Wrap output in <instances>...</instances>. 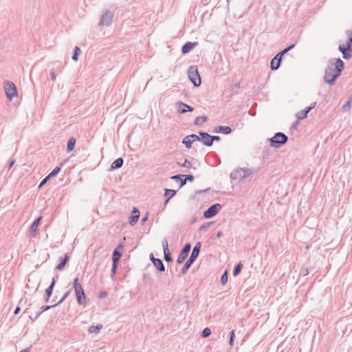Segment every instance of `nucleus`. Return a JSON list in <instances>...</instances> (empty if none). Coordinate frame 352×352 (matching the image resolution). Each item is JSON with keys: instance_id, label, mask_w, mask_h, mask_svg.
Instances as JSON below:
<instances>
[{"instance_id": "1", "label": "nucleus", "mask_w": 352, "mask_h": 352, "mask_svg": "<svg viewBox=\"0 0 352 352\" xmlns=\"http://www.w3.org/2000/svg\"><path fill=\"white\" fill-rule=\"evenodd\" d=\"M344 63L340 58H331L325 69L324 81L328 85H333L344 69Z\"/></svg>"}, {"instance_id": "2", "label": "nucleus", "mask_w": 352, "mask_h": 352, "mask_svg": "<svg viewBox=\"0 0 352 352\" xmlns=\"http://www.w3.org/2000/svg\"><path fill=\"white\" fill-rule=\"evenodd\" d=\"M201 248V243H197L195 246L193 248L192 253L190 254V258L187 260L184 267L182 269L181 274L184 275L186 274L188 270L191 266V265L194 263L196 258L198 257Z\"/></svg>"}, {"instance_id": "3", "label": "nucleus", "mask_w": 352, "mask_h": 352, "mask_svg": "<svg viewBox=\"0 0 352 352\" xmlns=\"http://www.w3.org/2000/svg\"><path fill=\"white\" fill-rule=\"evenodd\" d=\"M288 140V137L281 132L276 133L275 135L270 139V146L274 148H279L285 144Z\"/></svg>"}, {"instance_id": "4", "label": "nucleus", "mask_w": 352, "mask_h": 352, "mask_svg": "<svg viewBox=\"0 0 352 352\" xmlns=\"http://www.w3.org/2000/svg\"><path fill=\"white\" fill-rule=\"evenodd\" d=\"M253 173V171L250 168H239L231 173L230 178L232 179H243L246 178L247 177L251 175Z\"/></svg>"}, {"instance_id": "5", "label": "nucleus", "mask_w": 352, "mask_h": 352, "mask_svg": "<svg viewBox=\"0 0 352 352\" xmlns=\"http://www.w3.org/2000/svg\"><path fill=\"white\" fill-rule=\"evenodd\" d=\"M6 96L9 100L17 96V89L15 85L11 81H6L3 86Z\"/></svg>"}, {"instance_id": "6", "label": "nucleus", "mask_w": 352, "mask_h": 352, "mask_svg": "<svg viewBox=\"0 0 352 352\" xmlns=\"http://www.w3.org/2000/svg\"><path fill=\"white\" fill-rule=\"evenodd\" d=\"M188 78L194 86L199 87L201 85V78L196 66H190L188 72Z\"/></svg>"}, {"instance_id": "7", "label": "nucleus", "mask_w": 352, "mask_h": 352, "mask_svg": "<svg viewBox=\"0 0 352 352\" xmlns=\"http://www.w3.org/2000/svg\"><path fill=\"white\" fill-rule=\"evenodd\" d=\"M113 14L109 10H105L100 16L98 23L100 26H109L113 21Z\"/></svg>"}, {"instance_id": "8", "label": "nucleus", "mask_w": 352, "mask_h": 352, "mask_svg": "<svg viewBox=\"0 0 352 352\" xmlns=\"http://www.w3.org/2000/svg\"><path fill=\"white\" fill-rule=\"evenodd\" d=\"M221 208V206L219 204H213L204 212V217L206 219L212 218L217 214Z\"/></svg>"}, {"instance_id": "9", "label": "nucleus", "mask_w": 352, "mask_h": 352, "mask_svg": "<svg viewBox=\"0 0 352 352\" xmlns=\"http://www.w3.org/2000/svg\"><path fill=\"white\" fill-rule=\"evenodd\" d=\"M190 248H191V246H190V243H186L184 245V247L183 248V249L180 252V253L179 254V256L177 258V262L179 264L182 263L186 260V258H187V256H188V255L189 254V252L190 250Z\"/></svg>"}, {"instance_id": "10", "label": "nucleus", "mask_w": 352, "mask_h": 352, "mask_svg": "<svg viewBox=\"0 0 352 352\" xmlns=\"http://www.w3.org/2000/svg\"><path fill=\"white\" fill-rule=\"evenodd\" d=\"M316 105V102H314L313 103L311 104V105L309 107H306L305 109L300 111H298L296 114V116L298 120H303L305 119V118H307V113L312 109L315 107V106Z\"/></svg>"}, {"instance_id": "11", "label": "nucleus", "mask_w": 352, "mask_h": 352, "mask_svg": "<svg viewBox=\"0 0 352 352\" xmlns=\"http://www.w3.org/2000/svg\"><path fill=\"white\" fill-rule=\"evenodd\" d=\"M177 109L179 113H184L187 111H192L193 107L182 102L177 103Z\"/></svg>"}, {"instance_id": "12", "label": "nucleus", "mask_w": 352, "mask_h": 352, "mask_svg": "<svg viewBox=\"0 0 352 352\" xmlns=\"http://www.w3.org/2000/svg\"><path fill=\"white\" fill-rule=\"evenodd\" d=\"M162 246L164 250V260L167 262H170L172 261V257L168 250V243L167 239H164L162 241Z\"/></svg>"}, {"instance_id": "13", "label": "nucleus", "mask_w": 352, "mask_h": 352, "mask_svg": "<svg viewBox=\"0 0 352 352\" xmlns=\"http://www.w3.org/2000/svg\"><path fill=\"white\" fill-rule=\"evenodd\" d=\"M199 135L201 137V141L202 143L207 146H211V135L206 132H199Z\"/></svg>"}, {"instance_id": "14", "label": "nucleus", "mask_w": 352, "mask_h": 352, "mask_svg": "<svg viewBox=\"0 0 352 352\" xmlns=\"http://www.w3.org/2000/svg\"><path fill=\"white\" fill-rule=\"evenodd\" d=\"M281 60L282 57L279 56V54L278 53L271 60L270 67L272 70L278 69L280 67Z\"/></svg>"}, {"instance_id": "15", "label": "nucleus", "mask_w": 352, "mask_h": 352, "mask_svg": "<svg viewBox=\"0 0 352 352\" xmlns=\"http://www.w3.org/2000/svg\"><path fill=\"white\" fill-rule=\"evenodd\" d=\"M42 219V217H38L32 224L30 228L29 234L31 237L36 236V232L38 229V224Z\"/></svg>"}, {"instance_id": "16", "label": "nucleus", "mask_w": 352, "mask_h": 352, "mask_svg": "<svg viewBox=\"0 0 352 352\" xmlns=\"http://www.w3.org/2000/svg\"><path fill=\"white\" fill-rule=\"evenodd\" d=\"M140 217V211L137 208H133L132 214L129 218V223L131 226H134L138 221Z\"/></svg>"}, {"instance_id": "17", "label": "nucleus", "mask_w": 352, "mask_h": 352, "mask_svg": "<svg viewBox=\"0 0 352 352\" xmlns=\"http://www.w3.org/2000/svg\"><path fill=\"white\" fill-rule=\"evenodd\" d=\"M197 45L196 43L187 42L182 47V52L183 54H187L190 52Z\"/></svg>"}, {"instance_id": "18", "label": "nucleus", "mask_w": 352, "mask_h": 352, "mask_svg": "<svg viewBox=\"0 0 352 352\" xmlns=\"http://www.w3.org/2000/svg\"><path fill=\"white\" fill-rule=\"evenodd\" d=\"M214 132L228 135L232 132V129L230 126H219L215 128Z\"/></svg>"}, {"instance_id": "19", "label": "nucleus", "mask_w": 352, "mask_h": 352, "mask_svg": "<svg viewBox=\"0 0 352 352\" xmlns=\"http://www.w3.org/2000/svg\"><path fill=\"white\" fill-rule=\"evenodd\" d=\"M339 51L342 54V56L344 59L348 60L351 58L352 54L350 53L349 50L344 48V45H340L338 47Z\"/></svg>"}, {"instance_id": "20", "label": "nucleus", "mask_w": 352, "mask_h": 352, "mask_svg": "<svg viewBox=\"0 0 352 352\" xmlns=\"http://www.w3.org/2000/svg\"><path fill=\"white\" fill-rule=\"evenodd\" d=\"M153 264L158 271H160L161 272H163L165 271L164 265L161 259H160V258L153 259Z\"/></svg>"}, {"instance_id": "21", "label": "nucleus", "mask_w": 352, "mask_h": 352, "mask_svg": "<svg viewBox=\"0 0 352 352\" xmlns=\"http://www.w3.org/2000/svg\"><path fill=\"white\" fill-rule=\"evenodd\" d=\"M122 248V245H119L118 248L113 251V255H112L113 263H118L119 260H120V257L122 256V253L118 252V249Z\"/></svg>"}, {"instance_id": "22", "label": "nucleus", "mask_w": 352, "mask_h": 352, "mask_svg": "<svg viewBox=\"0 0 352 352\" xmlns=\"http://www.w3.org/2000/svg\"><path fill=\"white\" fill-rule=\"evenodd\" d=\"M168 193H170V195L169 196V197L166 198V201H164L162 210L165 209L171 197H173L176 194V191L175 190H172V189H166L164 196H168Z\"/></svg>"}, {"instance_id": "23", "label": "nucleus", "mask_w": 352, "mask_h": 352, "mask_svg": "<svg viewBox=\"0 0 352 352\" xmlns=\"http://www.w3.org/2000/svg\"><path fill=\"white\" fill-rule=\"evenodd\" d=\"M346 34L348 36V41L346 42V45H344V48L349 50V52H352V31L347 30Z\"/></svg>"}, {"instance_id": "24", "label": "nucleus", "mask_w": 352, "mask_h": 352, "mask_svg": "<svg viewBox=\"0 0 352 352\" xmlns=\"http://www.w3.org/2000/svg\"><path fill=\"white\" fill-rule=\"evenodd\" d=\"M123 163H124V160L122 157H119L118 159H116L112 164H111V168L112 169H117V168H120V167L122 166L123 165Z\"/></svg>"}, {"instance_id": "25", "label": "nucleus", "mask_w": 352, "mask_h": 352, "mask_svg": "<svg viewBox=\"0 0 352 352\" xmlns=\"http://www.w3.org/2000/svg\"><path fill=\"white\" fill-rule=\"evenodd\" d=\"M56 280L54 278H53L50 285L45 290V295L47 296V298H50L52 296Z\"/></svg>"}, {"instance_id": "26", "label": "nucleus", "mask_w": 352, "mask_h": 352, "mask_svg": "<svg viewBox=\"0 0 352 352\" xmlns=\"http://www.w3.org/2000/svg\"><path fill=\"white\" fill-rule=\"evenodd\" d=\"M102 328V324H97L96 326L92 325V326L89 327L88 331L89 333L98 334V333H99V332Z\"/></svg>"}, {"instance_id": "27", "label": "nucleus", "mask_w": 352, "mask_h": 352, "mask_svg": "<svg viewBox=\"0 0 352 352\" xmlns=\"http://www.w3.org/2000/svg\"><path fill=\"white\" fill-rule=\"evenodd\" d=\"M73 287H74V289L75 290V293L76 292H78V294H79L80 292L84 291L83 289H82V285L78 283V278H76L74 280Z\"/></svg>"}, {"instance_id": "28", "label": "nucleus", "mask_w": 352, "mask_h": 352, "mask_svg": "<svg viewBox=\"0 0 352 352\" xmlns=\"http://www.w3.org/2000/svg\"><path fill=\"white\" fill-rule=\"evenodd\" d=\"M75 144L76 140L74 138H71L67 142V152L69 153L73 151L75 146Z\"/></svg>"}, {"instance_id": "29", "label": "nucleus", "mask_w": 352, "mask_h": 352, "mask_svg": "<svg viewBox=\"0 0 352 352\" xmlns=\"http://www.w3.org/2000/svg\"><path fill=\"white\" fill-rule=\"evenodd\" d=\"M207 120H208V117L207 116H199V117L196 118V119L195 120L194 124L195 125L199 126V125L203 124Z\"/></svg>"}, {"instance_id": "30", "label": "nucleus", "mask_w": 352, "mask_h": 352, "mask_svg": "<svg viewBox=\"0 0 352 352\" xmlns=\"http://www.w3.org/2000/svg\"><path fill=\"white\" fill-rule=\"evenodd\" d=\"M68 261H69V256L67 254H65V257H64V259L58 264V265L56 266V268L58 270H63V268L65 267V265H66V263H67Z\"/></svg>"}, {"instance_id": "31", "label": "nucleus", "mask_w": 352, "mask_h": 352, "mask_svg": "<svg viewBox=\"0 0 352 352\" xmlns=\"http://www.w3.org/2000/svg\"><path fill=\"white\" fill-rule=\"evenodd\" d=\"M77 301L80 305H82L84 303V300L85 299V294L84 291L80 292L79 294L78 292H76Z\"/></svg>"}, {"instance_id": "32", "label": "nucleus", "mask_w": 352, "mask_h": 352, "mask_svg": "<svg viewBox=\"0 0 352 352\" xmlns=\"http://www.w3.org/2000/svg\"><path fill=\"white\" fill-rule=\"evenodd\" d=\"M182 143L188 148H190L191 146H192V144L193 143L192 141H191V138H190V137H188V135L186 136L183 140H182Z\"/></svg>"}, {"instance_id": "33", "label": "nucleus", "mask_w": 352, "mask_h": 352, "mask_svg": "<svg viewBox=\"0 0 352 352\" xmlns=\"http://www.w3.org/2000/svg\"><path fill=\"white\" fill-rule=\"evenodd\" d=\"M352 95L349 97L348 101L343 105L342 109L344 111H348L351 107Z\"/></svg>"}, {"instance_id": "34", "label": "nucleus", "mask_w": 352, "mask_h": 352, "mask_svg": "<svg viewBox=\"0 0 352 352\" xmlns=\"http://www.w3.org/2000/svg\"><path fill=\"white\" fill-rule=\"evenodd\" d=\"M242 267H243V265L241 263H239L237 264L234 268V271H233V275L234 276H236L239 274V273L241 272V270H242Z\"/></svg>"}, {"instance_id": "35", "label": "nucleus", "mask_w": 352, "mask_h": 352, "mask_svg": "<svg viewBox=\"0 0 352 352\" xmlns=\"http://www.w3.org/2000/svg\"><path fill=\"white\" fill-rule=\"evenodd\" d=\"M294 46H295V44L290 45L289 46H288L287 47H286L285 49H284L283 50L280 52L278 53L279 54V56H281L283 58V55L285 54L286 53H287L292 49H293L294 47Z\"/></svg>"}, {"instance_id": "36", "label": "nucleus", "mask_w": 352, "mask_h": 352, "mask_svg": "<svg viewBox=\"0 0 352 352\" xmlns=\"http://www.w3.org/2000/svg\"><path fill=\"white\" fill-rule=\"evenodd\" d=\"M80 53V49L78 47H76L74 48V54L72 56V59L75 61L78 60V55Z\"/></svg>"}, {"instance_id": "37", "label": "nucleus", "mask_w": 352, "mask_h": 352, "mask_svg": "<svg viewBox=\"0 0 352 352\" xmlns=\"http://www.w3.org/2000/svg\"><path fill=\"white\" fill-rule=\"evenodd\" d=\"M60 171V168L56 167L52 170V172L47 176L50 178L55 177Z\"/></svg>"}, {"instance_id": "38", "label": "nucleus", "mask_w": 352, "mask_h": 352, "mask_svg": "<svg viewBox=\"0 0 352 352\" xmlns=\"http://www.w3.org/2000/svg\"><path fill=\"white\" fill-rule=\"evenodd\" d=\"M72 289H69L68 292H67L64 296L61 298V299L58 301L56 303H55L54 305H53V306H56L60 303H62L69 296V294H70Z\"/></svg>"}, {"instance_id": "39", "label": "nucleus", "mask_w": 352, "mask_h": 352, "mask_svg": "<svg viewBox=\"0 0 352 352\" xmlns=\"http://www.w3.org/2000/svg\"><path fill=\"white\" fill-rule=\"evenodd\" d=\"M211 334V330L208 327H206L204 329L201 333V336L203 338H207Z\"/></svg>"}, {"instance_id": "40", "label": "nucleus", "mask_w": 352, "mask_h": 352, "mask_svg": "<svg viewBox=\"0 0 352 352\" xmlns=\"http://www.w3.org/2000/svg\"><path fill=\"white\" fill-rule=\"evenodd\" d=\"M221 282L223 285H225L228 282V271H225L221 278Z\"/></svg>"}, {"instance_id": "41", "label": "nucleus", "mask_w": 352, "mask_h": 352, "mask_svg": "<svg viewBox=\"0 0 352 352\" xmlns=\"http://www.w3.org/2000/svg\"><path fill=\"white\" fill-rule=\"evenodd\" d=\"M180 166L185 167V168H190L192 166V164L190 162H189L188 160H184V162L183 163H178Z\"/></svg>"}, {"instance_id": "42", "label": "nucleus", "mask_w": 352, "mask_h": 352, "mask_svg": "<svg viewBox=\"0 0 352 352\" xmlns=\"http://www.w3.org/2000/svg\"><path fill=\"white\" fill-rule=\"evenodd\" d=\"M188 137H190V138H191V141L192 142H194L195 141H201V137L199 138V136H198L196 134L189 135Z\"/></svg>"}, {"instance_id": "43", "label": "nucleus", "mask_w": 352, "mask_h": 352, "mask_svg": "<svg viewBox=\"0 0 352 352\" xmlns=\"http://www.w3.org/2000/svg\"><path fill=\"white\" fill-rule=\"evenodd\" d=\"M118 265V263H113L112 268H111V277H113V276L116 274Z\"/></svg>"}, {"instance_id": "44", "label": "nucleus", "mask_w": 352, "mask_h": 352, "mask_svg": "<svg viewBox=\"0 0 352 352\" xmlns=\"http://www.w3.org/2000/svg\"><path fill=\"white\" fill-rule=\"evenodd\" d=\"M300 274L302 276H305L309 274L308 269L307 267H302Z\"/></svg>"}, {"instance_id": "45", "label": "nucleus", "mask_w": 352, "mask_h": 352, "mask_svg": "<svg viewBox=\"0 0 352 352\" xmlns=\"http://www.w3.org/2000/svg\"><path fill=\"white\" fill-rule=\"evenodd\" d=\"M42 314V311H38L35 314L34 316L32 317V316H30V320L34 322V320H36L39 316L40 315Z\"/></svg>"}, {"instance_id": "46", "label": "nucleus", "mask_w": 352, "mask_h": 352, "mask_svg": "<svg viewBox=\"0 0 352 352\" xmlns=\"http://www.w3.org/2000/svg\"><path fill=\"white\" fill-rule=\"evenodd\" d=\"M54 307V306H53V305H52V306H50V305L43 306V307L41 308V310L40 311H42V313H43V312H44V311H45L49 310L50 309H51L52 307Z\"/></svg>"}, {"instance_id": "47", "label": "nucleus", "mask_w": 352, "mask_h": 352, "mask_svg": "<svg viewBox=\"0 0 352 352\" xmlns=\"http://www.w3.org/2000/svg\"><path fill=\"white\" fill-rule=\"evenodd\" d=\"M221 140V138L218 135H211V144H213L214 141H219Z\"/></svg>"}, {"instance_id": "48", "label": "nucleus", "mask_w": 352, "mask_h": 352, "mask_svg": "<svg viewBox=\"0 0 352 352\" xmlns=\"http://www.w3.org/2000/svg\"><path fill=\"white\" fill-rule=\"evenodd\" d=\"M182 177H184V175H176L171 177V179L177 182V181H179Z\"/></svg>"}, {"instance_id": "49", "label": "nucleus", "mask_w": 352, "mask_h": 352, "mask_svg": "<svg viewBox=\"0 0 352 352\" xmlns=\"http://www.w3.org/2000/svg\"><path fill=\"white\" fill-rule=\"evenodd\" d=\"M50 179V177H48V176L45 177L42 181L40 183L39 186H38V188H41V186H43L46 182L47 181Z\"/></svg>"}, {"instance_id": "50", "label": "nucleus", "mask_w": 352, "mask_h": 352, "mask_svg": "<svg viewBox=\"0 0 352 352\" xmlns=\"http://www.w3.org/2000/svg\"><path fill=\"white\" fill-rule=\"evenodd\" d=\"M184 179H186V181L188 180L190 182H192L194 180V177L192 175H185Z\"/></svg>"}, {"instance_id": "51", "label": "nucleus", "mask_w": 352, "mask_h": 352, "mask_svg": "<svg viewBox=\"0 0 352 352\" xmlns=\"http://www.w3.org/2000/svg\"><path fill=\"white\" fill-rule=\"evenodd\" d=\"M179 181H180V185H179L180 188L182 187L183 186H184L186 184V179L181 178V179Z\"/></svg>"}, {"instance_id": "52", "label": "nucleus", "mask_w": 352, "mask_h": 352, "mask_svg": "<svg viewBox=\"0 0 352 352\" xmlns=\"http://www.w3.org/2000/svg\"><path fill=\"white\" fill-rule=\"evenodd\" d=\"M107 296V293L106 292H102L99 294V297L100 298H103L106 297Z\"/></svg>"}, {"instance_id": "53", "label": "nucleus", "mask_w": 352, "mask_h": 352, "mask_svg": "<svg viewBox=\"0 0 352 352\" xmlns=\"http://www.w3.org/2000/svg\"><path fill=\"white\" fill-rule=\"evenodd\" d=\"M50 77H51V78H52V80H54V81H55V80H56V74H55L54 72H52L50 73Z\"/></svg>"}, {"instance_id": "54", "label": "nucleus", "mask_w": 352, "mask_h": 352, "mask_svg": "<svg viewBox=\"0 0 352 352\" xmlns=\"http://www.w3.org/2000/svg\"><path fill=\"white\" fill-rule=\"evenodd\" d=\"M15 160H12L8 164V169L11 168V167L14 164Z\"/></svg>"}, {"instance_id": "55", "label": "nucleus", "mask_w": 352, "mask_h": 352, "mask_svg": "<svg viewBox=\"0 0 352 352\" xmlns=\"http://www.w3.org/2000/svg\"><path fill=\"white\" fill-rule=\"evenodd\" d=\"M148 214L146 213V216L144 217H143L141 220L142 221V223H144V222H146L148 219Z\"/></svg>"}, {"instance_id": "56", "label": "nucleus", "mask_w": 352, "mask_h": 352, "mask_svg": "<svg viewBox=\"0 0 352 352\" xmlns=\"http://www.w3.org/2000/svg\"><path fill=\"white\" fill-rule=\"evenodd\" d=\"M20 310H21L20 307L19 306L16 307V308L15 309V310L14 311V314L15 315L18 314L19 313Z\"/></svg>"}, {"instance_id": "57", "label": "nucleus", "mask_w": 352, "mask_h": 352, "mask_svg": "<svg viewBox=\"0 0 352 352\" xmlns=\"http://www.w3.org/2000/svg\"><path fill=\"white\" fill-rule=\"evenodd\" d=\"M234 336H235V334H234V331L232 330L230 331V338H234Z\"/></svg>"}, {"instance_id": "58", "label": "nucleus", "mask_w": 352, "mask_h": 352, "mask_svg": "<svg viewBox=\"0 0 352 352\" xmlns=\"http://www.w3.org/2000/svg\"><path fill=\"white\" fill-rule=\"evenodd\" d=\"M234 338H230L229 344H230V346H232V345H233V344H234Z\"/></svg>"}, {"instance_id": "59", "label": "nucleus", "mask_w": 352, "mask_h": 352, "mask_svg": "<svg viewBox=\"0 0 352 352\" xmlns=\"http://www.w3.org/2000/svg\"><path fill=\"white\" fill-rule=\"evenodd\" d=\"M150 259L151 261H152V263H153V259H156L154 256H153V254H150Z\"/></svg>"}, {"instance_id": "60", "label": "nucleus", "mask_w": 352, "mask_h": 352, "mask_svg": "<svg viewBox=\"0 0 352 352\" xmlns=\"http://www.w3.org/2000/svg\"><path fill=\"white\" fill-rule=\"evenodd\" d=\"M221 234H221V232H219L217 233V237H221Z\"/></svg>"}, {"instance_id": "61", "label": "nucleus", "mask_w": 352, "mask_h": 352, "mask_svg": "<svg viewBox=\"0 0 352 352\" xmlns=\"http://www.w3.org/2000/svg\"><path fill=\"white\" fill-rule=\"evenodd\" d=\"M50 298H47V296H46L45 298V302H47L49 301Z\"/></svg>"}, {"instance_id": "62", "label": "nucleus", "mask_w": 352, "mask_h": 352, "mask_svg": "<svg viewBox=\"0 0 352 352\" xmlns=\"http://www.w3.org/2000/svg\"><path fill=\"white\" fill-rule=\"evenodd\" d=\"M20 352H28V349H24V350H23V351H20Z\"/></svg>"}, {"instance_id": "63", "label": "nucleus", "mask_w": 352, "mask_h": 352, "mask_svg": "<svg viewBox=\"0 0 352 352\" xmlns=\"http://www.w3.org/2000/svg\"><path fill=\"white\" fill-rule=\"evenodd\" d=\"M28 309H25L24 313L28 312Z\"/></svg>"}, {"instance_id": "64", "label": "nucleus", "mask_w": 352, "mask_h": 352, "mask_svg": "<svg viewBox=\"0 0 352 352\" xmlns=\"http://www.w3.org/2000/svg\"><path fill=\"white\" fill-rule=\"evenodd\" d=\"M170 195V193H168V195L166 196V197L168 198V197H169Z\"/></svg>"}]
</instances>
